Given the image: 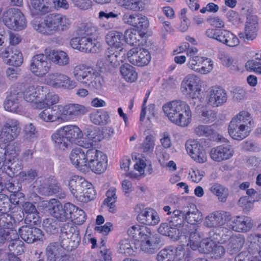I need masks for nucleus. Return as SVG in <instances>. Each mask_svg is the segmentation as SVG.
<instances>
[{
    "mask_svg": "<svg viewBox=\"0 0 261 261\" xmlns=\"http://www.w3.org/2000/svg\"><path fill=\"white\" fill-rule=\"evenodd\" d=\"M120 73L124 79L128 82H134L138 77L135 68L128 64H125L121 66Z\"/></svg>",
    "mask_w": 261,
    "mask_h": 261,
    "instance_id": "09e8293b",
    "label": "nucleus"
},
{
    "mask_svg": "<svg viewBox=\"0 0 261 261\" xmlns=\"http://www.w3.org/2000/svg\"><path fill=\"white\" fill-rule=\"evenodd\" d=\"M43 87L36 85L28 86L23 92V98L29 102H38L37 100L40 98L41 94H43ZM34 107L35 108V104Z\"/></svg>",
    "mask_w": 261,
    "mask_h": 261,
    "instance_id": "f704fd0d",
    "label": "nucleus"
},
{
    "mask_svg": "<svg viewBox=\"0 0 261 261\" xmlns=\"http://www.w3.org/2000/svg\"><path fill=\"white\" fill-rule=\"evenodd\" d=\"M150 229L146 226L136 225L130 227L127 230L128 234L134 240L141 241L149 234Z\"/></svg>",
    "mask_w": 261,
    "mask_h": 261,
    "instance_id": "a18cd8bd",
    "label": "nucleus"
},
{
    "mask_svg": "<svg viewBox=\"0 0 261 261\" xmlns=\"http://www.w3.org/2000/svg\"><path fill=\"white\" fill-rule=\"evenodd\" d=\"M230 226L232 229L238 232H247L252 226L251 219L246 216H237L230 218Z\"/></svg>",
    "mask_w": 261,
    "mask_h": 261,
    "instance_id": "bb28decb",
    "label": "nucleus"
},
{
    "mask_svg": "<svg viewBox=\"0 0 261 261\" xmlns=\"http://www.w3.org/2000/svg\"><path fill=\"white\" fill-rule=\"evenodd\" d=\"M124 40L128 44L131 45H136L139 41L140 35L136 30H127L124 35Z\"/></svg>",
    "mask_w": 261,
    "mask_h": 261,
    "instance_id": "e2e57ef3",
    "label": "nucleus"
},
{
    "mask_svg": "<svg viewBox=\"0 0 261 261\" xmlns=\"http://www.w3.org/2000/svg\"><path fill=\"white\" fill-rule=\"evenodd\" d=\"M185 147L188 153L196 162L202 163L206 161V156L203 147L197 140H188Z\"/></svg>",
    "mask_w": 261,
    "mask_h": 261,
    "instance_id": "2eb2a0df",
    "label": "nucleus"
},
{
    "mask_svg": "<svg viewBox=\"0 0 261 261\" xmlns=\"http://www.w3.org/2000/svg\"><path fill=\"white\" fill-rule=\"evenodd\" d=\"M22 165L19 161L18 156L15 153H12L10 158L8 159L5 167L3 173H6L10 177L12 178L22 169Z\"/></svg>",
    "mask_w": 261,
    "mask_h": 261,
    "instance_id": "c85d7f7f",
    "label": "nucleus"
},
{
    "mask_svg": "<svg viewBox=\"0 0 261 261\" xmlns=\"http://www.w3.org/2000/svg\"><path fill=\"white\" fill-rule=\"evenodd\" d=\"M199 77L194 74H188L182 80L180 89L182 93L193 99L199 98L201 90Z\"/></svg>",
    "mask_w": 261,
    "mask_h": 261,
    "instance_id": "1a4fd4ad",
    "label": "nucleus"
},
{
    "mask_svg": "<svg viewBox=\"0 0 261 261\" xmlns=\"http://www.w3.org/2000/svg\"><path fill=\"white\" fill-rule=\"evenodd\" d=\"M244 243V239L241 235L231 236L227 240L226 249L230 254L237 253L242 248Z\"/></svg>",
    "mask_w": 261,
    "mask_h": 261,
    "instance_id": "e433bc0d",
    "label": "nucleus"
},
{
    "mask_svg": "<svg viewBox=\"0 0 261 261\" xmlns=\"http://www.w3.org/2000/svg\"><path fill=\"white\" fill-rule=\"evenodd\" d=\"M74 230L75 226L70 223H65L61 227L59 242L62 248L67 250L70 249V243L71 242L70 237H72V231H74Z\"/></svg>",
    "mask_w": 261,
    "mask_h": 261,
    "instance_id": "7c9ffc66",
    "label": "nucleus"
},
{
    "mask_svg": "<svg viewBox=\"0 0 261 261\" xmlns=\"http://www.w3.org/2000/svg\"><path fill=\"white\" fill-rule=\"evenodd\" d=\"M18 232L15 229H4L0 230V246L6 242H10L9 248L10 251L18 249L17 253L23 252L21 241L18 240Z\"/></svg>",
    "mask_w": 261,
    "mask_h": 261,
    "instance_id": "f8f14e48",
    "label": "nucleus"
},
{
    "mask_svg": "<svg viewBox=\"0 0 261 261\" xmlns=\"http://www.w3.org/2000/svg\"><path fill=\"white\" fill-rule=\"evenodd\" d=\"M163 110L168 119L175 125L187 127L192 120V112L185 102L174 100L163 106Z\"/></svg>",
    "mask_w": 261,
    "mask_h": 261,
    "instance_id": "f03ea898",
    "label": "nucleus"
},
{
    "mask_svg": "<svg viewBox=\"0 0 261 261\" xmlns=\"http://www.w3.org/2000/svg\"><path fill=\"white\" fill-rule=\"evenodd\" d=\"M85 179L81 176L74 175L69 180L68 186L73 195L79 200L82 188L85 187Z\"/></svg>",
    "mask_w": 261,
    "mask_h": 261,
    "instance_id": "4c0bfd02",
    "label": "nucleus"
},
{
    "mask_svg": "<svg viewBox=\"0 0 261 261\" xmlns=\"http://www.w3.org/2000/svg\"><path fill=\"white\" fill-rule=\"evenodd\" d=\"M253 124V121L250 114L247 111H242L229 122L228 133L232 139L242 140L249 135Z\"/></svg>",
    "mask_w": 261,
    "mask_h": 261,
    "instance_id": "20e7f679",
    "label": "nucleus"
},
{
    "mask_svg": "<svg viewBox=\"0 0 261 261\" xmlns=\"http://www.w3.org/2000/svg\"><path fill=\"white\" fill-rule=\"evenodd\" d=\"M106 40L110 46L119 48L123 44L124 37L121 32L112 31L107 34Z\"/></svg>",
    "mask_w": 261,
    "mask_h": 261,
    "instance_id": "37998d69",
    "label": "nucleus"
},
{
    "mask_svg": "<svg viewBox=\"0 0 261 261\" xmlns=\"http://www.w3.org/2000/svg\"><path fill=\"white\" fill-rule=\"evenodd\" d=\"M48 57L54 63L60 66H64L69 64V58L67 54L61 50H51Z\"/></svg>",
    "mask_w": 261,
    "mask_h": 261,
    "instance_id": "79ce46f5",
    "label": "nucleus"
},
{
    "mask_svg": "<svg viewBox=\"0 0 261 261\" xmlns=\"http://www.w3.org/2000/svg\"><path fill=\"white\" fill-rule=\"evenodd\" d=\"M127 57L130 63L140 67L147 65L151 60L149 52L144 48H133L127 52Z\"/></svg>",
    "mask_w": 261,
    "mask_h": 261,
    "instance_id": "ddd939ff",
    "label": "nucleus"
},
{
    "mask_svg": "<svg viewBox=\"0 0 261 261\" xmlns=\"http://www.w3.org/2000/svg\"><path fill=\"white\" fill-rule=\"evenodd\" d=\"M18 234L24 241L29 244L41 240L43 236L40 229L27 225L21 226L18 230Z\"/></svg>",
    "mask_w": 261,
    "mask_h": 261,
    "instance_id": "a211bd4d",
    "label": "nucleus"
},
{
    "mask_svg": "<svg viewBox=\"0 0 261 261\" xmlns=\"http://www.w3.org/2000/svg\"><path fill=\"white\" fill-rule=\"evenodd\" d=\"M60 111L62 115L69 116L71 118L83 115L87 112V110L85 106L76 103L62 106Z\"/></svg>",
    "mask_w": 261,
    "mask_h": 261,
    "instance_id": "72a5a7b5",
    "label": "nucleus"
},
{
    "mask_svg": "<svg viewBox=\"0 0 261 261\" xmlns=\"http://www.w3.org/2000/svg\"><path fill=\"white\" fill-rule=\"evenodd\" d=\"M3 21L7 28L14 31L23 30L27 26L24 15L16 8L8 10L4 15Z\"/></svg>",
    "mask_w": 261,
    "mask_h": 261,
    "instance_id": "0eeeda50",
    "label": "nucleus"
},
{
    "mask_svg": "<svg viewBox=\"0 0 261 261\" xmlns=\"http://www.w3.org/2000/svg\"><path fill=\"white\" fill-rule=\"evenodd\" d=\"M126 9L140 11L144 9L145 4L142 0H117Z\"/></svg>",
    "mask_w": 261,
    "mask_h": 261,
    "instance_id": "5fc2aeb1",
    "label": "nucleus"
},
{
    "mask_svg": "<svg viewBox=\"0 0 261 261\" xmlns=\"http://www.w3.org/2000/svg\"><path fill=\"white\" fill-rule=\"evenodd\" d=\"M246 67L248 69L261 74V50L255 54L253 59L247 62Z\"/></svg>",
    "mask_w": 261,
    "mask_h": 261,
    "instance_id": "4d7b16f0",
    "label": "nucleus"
},
{
    "mask_svg": "<svg viewBox=\"0 0 261 261\" xmlns=\"http://www.w3.org/2000/svg\"><path fill=\"white\" fill-rule=\"evenodd\" d=\"M90 121L96 125H105L110 121V116L107 112L97 111L89 115Z\"/></svg>",
    "mask_w": 261,
    "mask_h": 261,
    "instance_id": "3c124183",
    "label": "nucleus"
},
{
    "mask_svg": "<svg viewBox=\"0 0 261 261\" xmlns=\"http://www.w3.org/2000/svg\"><path fill=\"white\" fill-rule=\"evenodd\" d=\"M98 159L99 160L97 163L95 164H92L91 168L90 169L94 172L100 174L103 172L107 168V157L105 154L102 155L101 156H99Z\"/></svg>",
    "mask_w": 261,
    "mask_h": 261,
    "instance_id": "0e129e2a",
    "label": "nucleus"
},
{
    "mask_svg": "<svg viewBox=\"0 0 261 261\" xmlns=\"http://www.w3.org/2000/svg\"><path fill=\"white\" fill-rule=\"evenodd\" d=\"M107 198L103 201V206L106 207L109 212L115 213L116 212L115 203L117 201L116 189L111 187L106 192Z\"/></svg>",
    "mask_w": 261,
    "mask_h": 261,
    "instance_id": "ea45409f",
    "label": "nucleus"
},
{
    "mask_svg": "<svg viewBox=\"0 0 261 261\" xmlns=\"http://www.w3.org/2000/svg\"><path fill=\"white\" fill-rule=\"evenodd\" d=\"M72 210L71 211V218L72 221L77 225L82 224L86 219L85 213L81 209L72 204Z\"/></svg>",
    "mask_w": 261,
    "mask_h": 261,
    "instance_id": "052dcab7",
    "label": "nucleus"
},
{
    "mask_svg": "<svg viewBox=\"0 0 261 261\" xmlns=\"http://www.w3.org/2000/svg\"><path fill=\"white\" fill-rule=\"evenodd\" d=\"M97 27L92 23H82L76 31L80 36L90 37L97 32Z\"/></svg>",
    "mask_w": 261,
    "mask_h": 261,
    "instance_id": "6e6d98bb",
    "label": "nucleus"
},
{
    "mask_svg": "<svg viewBox=\"0 0 261 261\" xmlns=\"http://www.w3.org/2000/svg\"><path fill=\"white\" fill-rule=\"evenodd\" d=\"M45 83L57 89H73L76 86V83L69 76L58 72L48 74L45 79Z\"/></svg>",
    "mask_w": 261,
    "mask_h": 261,
    "instance_id": "6e6552de",
    "label": "nucleus"
},
{
    "mask_svg": "<svg viewBox=\"0 0 261 261\" xmlns=\"http://www.w3.org/2000/svg\"><path fill=\"white\" fill-rule=\"evenodd\" d=\"M124 22L140 30H145L149 25L148 18L140 13H125L122 18Z\"/></svg>",
    "mask_w": 261,
    "mask_h": 261,
    "instance_id": "6ab92c4d",
    "label": "nucleus"
},
{
    "mask_svg": "<svg viewBox=\"0 0 261 261\" xmlns=\"http://www.w3.org/2000/svg\"><path fill=\"white\" fill-rule=\"evenodd\" d=\"M75 80L89 88L100 90L105 85L103 79L96 70L83 64L76 66L72 71Z\"/></svg>",
    "mask_w": 261,
    "mask_h": 261,
    "instance_id": "39448f33",
    "label": "nucleus"
},
{
    "mask_svg": "<svg viewBox=\"0 0 261 261\" xmlns=\"http://www.w3.org/2000/svg\"><path fill=\"white\" fill-rule=\"evenodd\" d=\"M19 122L15 119H8L0 131V141L7 143L15 140L19 135Z\"/></svg>",
    "mask_w": 261,
    "mask_h": 261,
    "instance_id": "9d476101",
    "label": "nucleus"
},
{
    "mask_svg": "<svg viewBox=\"0 0 261 261\" xmlns=\"http://www.w3.org/2000/svg\"><path fill=\"white\" fill-rule=\"evenodd\" d=\"M73 207L72 204L66 203L63 206L59 202H57L53 207V216L58 221L65 222L71 218V211Z\"/></svg>",
    "mask_w": 261,
    "mask_h": 261,
    "instance_id": "393cba45",
    "label": "nucleus"
},
{
    "mask_svg": "<svg viewBox=\"0 0 261 261\" xmlns=\"http://www.w3.org/2000/svg\"><path fill=\"white\" fill-rule=\"evenodd\" d=\"M86 152L81 148H76L72 150L70 154V160L72 164L76 167L87 166Z\"/></svg>",
    "mask_w": 261,
    "mask_h": 261,
    "instance_id": "c03bdc74",
    "label": "nucleus"
},
{
    "mask_svg": "<svg viewBox=\"0 0 261 261\" xmlns=\"http://www.w3.org/2000/svg\"><path fill=\"white\" fill-rule=\"evenodd\" d=\"M126 50L123 48L120 49L119 51H114L112 50H108L106 54V58L107 61L112 65H115L118 64V60L120 54L124 55Z\"/></svg>",
    "mask_w": 261,
    "mask_h": 261,
    "instance_id": "680f3d73",
    "label": "nucleus"
},
{
    "mask_svg": "<svg viewBox=\"0 0 261 261\" xmlns=\"http://www.w3.org/2000/svg\"><path fill=\"white\" fill-rule=\"evenodd\" d=\"M234 153L233 147L228 144H222L212 148L210 152L211 159L221 162L231 159Z\"/></svg>",
    "mask_w": 261,
    "mask_h": 261,
    "instance_id": "4468645a",
    "label": "nucleus"
},
{
    "mask_svg": "<svg viewBox=\"0 0 261 261\" xmlns=\"http://www.w3.org/2000/svg\"><path fill=\"white\" fill-rule=\"evenodd\" d=\"M23 212L27 215L25 221L34 225L40 221L39 213L35 205L30 202H25L22 205Z\"/></svg>",
    "mask_w": 261,
    "mask_h": 261,
    "instance_id": "c9c22d12",
    "label": "nucleus"
},
{
    "mask_svg": "<svg viewBox=\"0 0 261 261\" xmlns=\"http://www.w3.org/2000/svg\"><path fill=\"white\" fill-rule=\"evenodd\" d=\"M189 232L190 233L188 245L193 250H196L199 248L200 243L202 242V237L198 230L197 226L196 225H189L188 227Z\"/></svg>",
    "mask_w": 261,
    "mask_h": 261,
    "instance_id": "a19ab883",
    "label": "nucleus"
},
{
    "mask_svg": "<svg viewBox=\"0 0 261 261\" xmlns=\"http://www.w3.org/2000/svg\"><path fill=\"white\" fill-rule=\"evenodd\" d=\"M51 0H28L30 12L33 15H42L51 11Z\"/></svg>",
    "mask_w": 261,
    "mask_h": 261,
    "instance_id": "b1692460",
    "label": "nucleus"
},
{
    "mask_svg": "<svg viewBox=\"0 0 261 261\" xmlns=\"http://www.w3.org/2000/svg\"><path fill=\"white\" fill-rule=\"evenodd\" d=\"M251 12L252 11L249 8H242L241 11L242 14L246 15L247 20L244 32L240 33L238 35L244 41H252L256 38L258 34V18L256 16L252 15Z\"/></svg>",
    "mask_w": 261,
    "mask_h": 261,
    "instance_id": "423d86ee",
    "label": "nucleus"
},
{
    "mask_svg": "<svg viewBox=\"0 0 261 261\" xmlns=\"http://www.w3.org/2000/svg\"><path fill=\"white\" fill-rule=\"evenodd\" d=\"M168 220L172 225L176 227H180L184 226L185 219V214L184 213V208L182 210H173L172 216Z\"/></svg>",
    "mask_w": 261,
    "mask_h": 261,
    "instance_id": "603ef678",
    "label": "nucleus"
},
{
    "mask_svg": "<svg viewBox=\"0 0 261 261\" xmlns=\"http://www.w3.org/2000/svg\"><path fill=\"white\" fill-rule=\"evenodd\" d=\"M119 251L120 253L125 255H131L134 254V249L130 244L129 241L127 240L121 241L119 243Z\"/></svg>",
    "mask_w": 261,
    "mask_h": 261,
    "instance_id": "774afa93",
    "label": "nucleus"
},
{
    "mask_svg": "<svg viewBox=\"0 0 261 261\" xmlns=\"http://www.w3.org/2000/svg\"><path fill=\"white\" fill-rule=\"evenodd\" d=\"M188 66L191 69L201 74L210 72L213 68L211 61L199 56L189 58Z\"/></svg>",
    "mask_w": 261,
    "mask_h": 261,
    "instance_id": "dca6fc26",
    "label": "nucleus"
},
{
    "mask_svg": "<svg viewBox=\"0 0 261 261\" xmlns=\"http://www.w3.org/2000/svg\"><path fill=\"white\" fill-rule=\"evenodd\" d=\"M210 186V191L218 197L219 201L221 202L226 201L229 195V191L227 188L218 183L211 184Z\"/></svg>",
    "mask_w": 261,
    "mask_h": 261,
    "instance_id": "49530a36",
    "label": "nucleus"
},
{
    "mask_svg": "<svg viewBox=\"0 0 261 261\" xmlns=\"http://www.w3.org/2000/svg\"><path fill=\"white\" fill-rule=\"evenodd\" d=\"M146 236L141 241V249L148 253H153L160 247V240L157 236L153 235L150 230Z\"/></svg>",
    "mask_w": 261,
    "mask_h": 261,
    "instance_id": "a878e982",
    "label": "nucleus"
},
{
    "mask_svg": "<svg viewBox=\"0 0 261 261\" xmlns=\"http://www.w3.org/2000/svg\"><path fill=\"white\" fill-rule=\"evenodd\" d=\"M59 100L58 95L53 93H48L45 94L42 101H39L35 103V108L42 109L45 108H50V106L56 104Z\"/></svg>",
    "mask_w": 261,
    "mask_h": 261,
    "instance_id": "8fccbe9b",
    "label": "nucleus"
},
{
    "mask_svg": "<svg viewBox=\"0 0 261 261\" xmlns=\"http://www.w3.org/2000/svg\"><path fill=\"white\" fill-rule=\"evenodd\" d=\"M230 219V215L225 212L216 211L206 217L204 225L207 227L217 228L223 226Z\"/></svg>",
    "mask_w": 261,
    "mask_h": 261,
    "instance_id": "f3484780",
    "label": "nucleus"
},
{
    "mask_svg": "<svg viewBox=\"0 0 261 261\" xmlns=\"http://www.w3.org/2000/svg\"><path fill=\"white\" fill-rule=\"evenodd\" d=\"M227 99L226 91L220 87H213L208 92L207 103L213 107H217L225 103Z\"/></svg>",
    "mask_w": 261,
    "mask_h": 261,
    "instance_id": "aec40b11",
    "label": "nucleus"
},
{
    "mask_svg": "<svg viewBox=\"0 0 261 261\" xmlns=\"http://www.w3.org/2000/svg\"><path fill=\"white\" fill-rule=\"evenodd\" d=\"M214 125H200L195 128L194 132L199 136L208 137L214 134L215 130Z\"/></svg>",
    "mask_w": 261,
    "mask_h": 261,
    "instance_id": "338daca9",
    "label": "nucleus"
},
{
    "mask_svg": "<svg viewBox=\"0 0 261 261\" xmlns=\"http://www.w3.org/2000/svg\"><path fill=\"white\" fill-rule=\"evenodd\" d=\"M71 22L65 15L59 13L47 15L42 23L35 24L34 29L46 35H51L68 30Z\"/></svg>",
    "mask_w": 261,
    "mask_h": 261,
    "instance_id": "7ed1b4c3",
    "label": "nucleus"
},
{
    "mask_svg": "<svg viewBox=\"0 0 261 261\" xmlns=\"http://www.w3.org/2000/svg\"><path fill=\"white\" fill-rule=\"evenodd\" d=\"M86 41L83 43L82 46H79V40L75 39L72 42V47L85 53H95L98 50L97 41L93 39L91 37H85Z\"/></svg>",
    "mask_w": 261,
    "mask_h": 261,
    "instance_id": "2f4dec72",
    "label": "nucleus"
},
{
    "mask_svg": "<svg viewBox=\"0 0 261 261\" xmlns=\"http://www.w3.org/2000/svg\"><path fill=\"white\" fill-rule=\"evenodd\" d=\"M85 182V187L82 188V191L79 195V201L83 202H87L93 200L96 193L92 185L86 180Z\"/></svg>",
    "mask_w": 261,
    "mask_h": 261,
    "instance_id": "de8ad7c7",
    "label": "nucleus"
},
{
    "mask_svg": "<svg viewBox=\"0 0 261 261\" xmlns=\"http://www.w3.org/2000/svg\"><path fill=\"white\" fill-rule=\"evenodd\" d=\"M87 138H84L81 129L75 125H67L57 129L51 136L54 146L57 149L65 150L71 148L73 144L90 148L100 142L102 136L96 129L88 130Z\"/></svg>",
    "mask_w": 261,
    "mask_h": 261,
    "instance_id": "f257e3e1",
    "label": "nucleus"
},
{
    "mask_svg": "<svg viewBox=\"0 0 261 261\" xmlns=\"http://www.w3.org/2000/svg\"><path fill=\"white\" fill-rule=\"evenodd\" d=\"M155 137L153 134L147 135L141 146L142 151L146 154L153 152L155 146Z\"/></svg>",
    "mask_w": 261,
    "mask_h": 261,
    "instance_id": "13d9d810",
    "label": "nucleus"
},
{
    "mask_svg": "<svg viewBox=\"0 0 261 261\" xmlns=\"http://www.w3.org/2000/svg\"><path fill=\"white\" fill-rule=\"evenodd\" d=\"M141 224L146 225H156L160 222L158 213L153 209L146 208L141 211L137 217Z\"/></svg>",
    "mask_w": 261,
    "mask_h": 261,
    "instance_id": "5701e85b",
    "label": "nucleus"
},
{
    "mask_svg": "<svg viewBox=\"0 0 261 261\" xmlns=\"http://www.w3.org/2000/svg\"><path fill=\"white\" fill-rule=\"evenodd\" d=\"M175 257L173 247H168L162 249L156 256L158 261H172Z\"/></svg>",
    "mask_w": 261,
    "mask_h": 261,
    "instance_id": "bf43d9fd",
    "label": "nucleus"
},
{
    "mask_svg": "<svg viewBox=\"0 0 261 261\" xmlns=\"http://www.w3.org/2000/svg\"><path fill=\"white\" fill-rule=\"evenodd\" d=\"M184 213L185 214V219L189 224L186 225L188 228L189 225H195V224L202 219V215L196 208L195 205L189 204V206L184 208Z\"/></svg>",
    "mask_w": 261,
    "mask_h": 261,
    "instance_id": "473e14b6",
    "label": "nucleus"
},
{
    "mask_svg": "<svg viewBox=\"0 0 261 261\" xmlns=\"http://www.w3.org/2000/svg\"><path fill=\"white\" fill-rule=\"evenodd\" d=\"M47 57L48 55L40 54L32 58L30 70L36 76L42 77L49 71L50 65L47 61Z\"/></svg>",
    "mask_w": 261,
    "mask_h": 261,
    "instance_id": "9b49d317",
    "label": "nucleus"
},
{
    "mask_svg": "<svg viewBox=\"0 0 261 261\" xmlns=\"http://www.w3.org/2000/svg\"><path fill=\"white\" fill-rule=\"evenodd\" d=\"M62 106L58 105L51 108H46L42 111L38 115V118L43 121L54 122L61 118Z\"/></svg>",
    "mask_w": 261,
    "mask_h": 261,
    "instance_id": "c756f323",
    "label": "nucleus"
},
{
    "mask_svg": "<svg viewBox=\"0 0 261 261\" xmlns=\"http://www.w3.org/2000/svg\"><path fill=\"white\" fill-rule=\"evenodd\" d=\"M3 58H5L7 64L16 67L20 66L23 62L22 53L14 47H8L1 54Z\"/></svg>",
    "mask_w": 261,
    "mask_h": 261,
    "instance_id": "4be33fe9",
    "label": "nucleus"
},
{
    "mask_svg": "<svg viewBox=\"0 0 261 261\" xmlns=\"http://www.w3.org/2000/svg\"><path fill=\"white\" fill-rule=\"evenodd\" d=\"M212 233L211 237L213 240L219 243L224 244L226 243L227 240L232 236V232L223 225L214 228Z\"/></svg>",
    "mask_w": 261,
    "mask_h": 261,
    "instance_id": "58836bf2",
    "label": "nucleus"
},
{
    "mask_svg": "<svg viewBox=\"0 0 261 261\" xmlns=\"http://www.w3.org/2000/svg\"><path fill=\"white\" fill-rule=\"evenodd\" d=\"M43 227L47 232L55 233L58 231L59 227V222L52 218H47L43 222Z\"/></svg>",
    "mask_w": 261,
    "mask_h": 261,
    "instance_id": "69168bd1",
    "label": "nucleus"
},
{
    "mask_svg": "<svg viewBox=\"0 0 261 261\" xmlns=\"http://www.w3.org/2000/svg\"><path fill=\"white\" fill-rule=\"evenodd\" d=\"M222 37L219 42L229 47H234L239 44L240 41L238 37L231 32L223 30Z\"/></svg>",
    "mask_w": 261,
    "mask_h": 261,
    "instance_id": "864d4df0",
    "label": "nucleus"
},
{
    "mask_svg": "<svg viewBox=\"0 0 261 261\" xmlns=\"http://www.w3.org/2000/svg\"><path fill=\"white\" fill-rule=\"evenodd\" d=\"M45 255L48 261H69L68 256L62 254V249L57 243H50L46 247Z\"/></svg>",
    "mask_w": 261,
    "mask_h": 261,
    "instance_id": "cd10ccee",
    "label": "nucleus"
},
{
    "mask_svg": "<svg viewBox=\"0 0 261 261\" xmlns=\"http://www.w3.org/2000/svg\"><path fill=\"white\" fill-rule=\"evenodd\" d=\"M22 100V93L21 92H11L4 102V108L6 111L11 112H20L22 110V107L20 104Z\"/></svg>",
    "mask_w": 261,
    "mask_h": 261,
    "instance_id": "412c9836",
    "label": "nucleus"
}]
</instances>
